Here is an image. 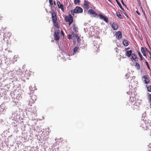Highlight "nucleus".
<instances>
[{
	"label": "nucleus",
	"instance_id": "1",
	"mask_svg": "<svg viewBox=\"0 0 151 151\" xmlns=\"http://www.w3.org/2000/svg\"><path fill=\"white\" fill-rule=\"evenodd\" d=\"M52 17L54 25L56 27L55 30L54 35L55 40H58L59 39V37L60 35V30L59 29V26L57 22V18L56 14L54 12L52 13Z\"/></svg>",
	"mask_w": 151,
	"mask_h": 151
},
{
	"label": "nucleus",
	"instance_id": "2",
	"mask_svg": "<svg viewBox=\"0 0 151 151\" xmlns=\"http://www.w3.org/2000/svg\"><path fill=\"white\" fill-rule=\"evenodd\" d=\"M88 13L92 15L94 17H98L101 20H103L106 22L108 23V19L107 17L105 16L104 15L101 14L98 15L93 10H88Z\"/></svg>",
	"mask_w": 151,
	"mask_h": 151
},
{
	"label": "nucleus",
	"instance_id": "3",
	"mask_svg": "<svg viewBox=\"0 0 151 151\" xmlns=\"http://www.w3.org/2000/svg\"><path fill=\"white\" fill-rule=\"evenodd\" d=\"M135 98L134 97H130L129 101L131 103L132 108L134 109H137L139 107L142 103L141 100L137 99V100H135Z\"/></svg>",
	"mask_w": 151,
	"mask_h": 151
},
{
	"label": "nucleus",
	"instance_id": "4",
	"mask_svg": "<svg viewBox=\"0 0 151 151\" xmlns=\"http://www.w3.org/2000/svg\"><path fill=\"white\" fill-rule=\"evenodd\" d=\"M78 47H75L73 50V52L72 51L70 54H68L66 53L65 52H63V57L65 58H68V57H67L68 56H70V55H74L76 53L78 52Z\"/></svg>",
	"mask_w": 151,
	"mask_h": 151
},
{
	"label": "nucleus",
	"instance_id": "5",
	"mask_svg": "<svg viewBox=\"0 0 151 151\" xmlns=\"http://www.w3.org/2000/svg\"><path fill=\"white\" fill-rule=\"evenodd\" d=\"M36 111L37 110L35 107L29 108L28 110V112L30 113L32 115L34 116L35 117L37 115Z\"/></svg>",
	"mask_w": 151,
	"mask_h": 151
},
{
	"label": "nucleus",
	"instance_id": "6",
	"mask_svg": "<svg viewBox=\"0 0 151 151\" xmlns=\"http://www.w3.org/2000/svg\"><path fill=\"white\" fill-rule=\"evenodd\" d=\"M65 20L66 22H69V24L70 25L73 22V18L71 14H69L68 17H65Z\"/></svg>",
	"mask_w": 151,
	"mask_h": 151
},
{
	"label": "nucleus",
	"instance_id": "7",
	"mask_svg": "<svg viewBox=\"0 0 151 151\" xmlns=\"http://www.w3.org/2000/svg\"><path fill=\"white\" fill-rule=\"evenodd\" d=\"M83 11V10H71L70 12L71 14L73 16H75L76 14L82 13Z\"/></svg>",
	"mask_w": 151,
	"mask_h": 151
},
{
	"label": "nucleus",
	"instance_id": "8",
	"mask_svg": "<svg viewBox=\"0 0 151 151\" xmlns=\"http://www.w3.org/2000/svg\"><path fill=\"white\" fill-rule=\"evenodd\" d=\"M142 80L143 81L144 83L145 84H147L149 83L150 82L148 78V76L146 75H145L142 77Z\"/></svg>",
	"mask_w": 151,
	"mask_h": 151
},
{
	"label": "nucleus",
	"instance_id": "9",
	"mask_svg": "<svg viewBox=\"0 0 151 151\" xmlns=\"http://www.w3.org/2000/svg\"><path fill=\"white\" fill-rule=\"evenodd\" d=\"M89 5L90 3L88 1L86 0H84L83 5V7L84 9H89Z\"/></svg>",
	"mask_w": 151,
	"mask_h": 151
},
{
	"label": "nucleus",
	"instance_id": "10",
	"mask_svg": "<svg viewBox=\"0 0 151 151\" xmlns=\"http://www.w3.org/2000/svg\"><path fill=\"white\" fill-rule=\"evenodd\" d=\"M115 35L117 39L120 40L122 37V33L120 31L116 32L115 33Z\"/></svg>",
	"mask_w": 151,
	"mask_h": 151
},
{
	"label": "nucleus",
	"instance_id": "11",
	"mask_svg": "<svg viewBox=\"0 0 151 151\" xmlns=\"http://www.w3.org/2000/svg\"><path fill=\"white\" fill-rule=\"evenodd\" d=\"M141 51L145 56H146V52L148 53V51H149L147 48H144L143 47L141 48Z\"/></svg>",
	"mask_w": 151,
	"mask_h": 151
},
{
	"label": "nucleus",
	"instance_id": "12",
	"mask_svg": "<svg viewBox=\"0 0 151 151\" xmlns=\"http://www.w3.org/2000/svg\"><path fill=\"white\" fill-rule=\"evenodd\" d=\"M37 99V97L35 95H33L31 96V98L29 100V102L32 103H33Z\"/></svg>",
	"mask_w": 151,
	"mask_h": 151
},
{
	"label": "nucleus",
	"instance_id": "13",
	"mask_svg": "<svg viewBox=\"0 0 151 151\" xmlns=\"http://www.w3.org/2000/svg\"><path fill=\"white\" fill-rule=\"evenodd\" d=\"M112 27L114 30H116L119 28V26L115 22H113L112 24Z\"/></svg>",
	"mask_w": 151,
	"mask_h": 151
},
{
	"label": "nucleus",
	"instance_id": "14",
	"mask_svg": "<svg viewBox=\"0 0 151 151\" xmlns=\"http://www.w3.org/2000/svg\"><path fill=\"white\" fill-rule=\"evenodd\" d=\"M72 36H73V37H74V39H76L77 42H78V43H79L81 41V39L78 37V35L77 34H74Z\"/></svg>",
	"mask_w": 151,
	"mask_h": 151
},
{
	"label": "nucleus",
	"instance_id": "15",
	"mask_svg": "<svg viewBox=\"0 0 151 151\" xmlns=\"http://www.w3.org/2000/svg\"><path fill=\"white\" fill-rule=\"evenodd\" d=\"M72 32H73V33H74L76 34V33H77L78 32L77 28L74 25H73V29L72 30Z\"/></svg>",
	"mask_w": 151,
	"mask_h": 151
},
{
	"label": "nucleus",
	"instance_id": "16",
	"mask_svg": "<svg viewBox=\"0 0 151 151\" xmlns=\"http://www.w3.org/2000/svg\"><path fill=\"white\" fill-rule=\"evenodd\" d=\"M57 5L59 8L61 9H63V5L62 4H61L60 1H57Z\"/></svg>",
	"mask_w": 151,
	"mask_h": 151
},
{
	"label": "nucleus",
	"instance_id": "17",
	"mask_svg": "<svg viewBox=\"0 0 151 151\" xmlns=\"http://www.w3.org/2000/svg\"><path fill=\"white\" fill-rule=\"evenodd\" d=\"M123 43L124 45L125 46H128L129 44L128 40L125 39L123 40Z\"/></svg>",
	"mask_w": 151,
	"mask_h": 151
},
{
	"label": "nucleus",
	"instance_id": "18",
	"mask_svg": "<svg viewBox=\"0 0 151 151\" xmlns=\"http://www.w3.org/2000/svg\"><path fill=\"white\" fill-rule=\"evenodd\" d=\"M132 51L131 50L127 51L126 52V55L128 56V57H129L131 55H132Z\"/></svg>",
	"mask_w": 151,
	"mask_h": 151
},
{
	"label": "nucleus",
	"instance_id": "19",
	"mask_svg": "<svg viewBox=\"0 0 151 151\" xmlns=\"http://www.w3.org/2000/svg\"><path fill=\"white\" fill-rule=\"evenodd\" d=\"M131 55L132 58L133 60H134L135 61H136L137 60V58L136 56L134 53H132Z\"/></svg>",
	"mask_w": 151,
	"mask_h": 151
},
{
	"label": "nucleus",
	"instance_id": "20",
	"mask_svg": "<svg viewBox=\"0 0 151 151\" xmlns=\"http://www.w3.org/2000/svg\"><path fill=\"white\" fill-rule=\"evenodd\" d=\"M74 34H75L74 33H73V32H72V33L71 35H68V38L69 39H70L73 38V39H74V37H73V36H72Z\"/></svg>",
	"mask_w": 151,
	"mask_h": 151
},
{
	"label": "nucleus",
	"instance_id": "21",
	"mask_svg": "<svg viewBox=\"0 0 151 151\" xmlns=\"http://www.w3.org/2000/svg\"><path fill=\"white\" fill-rule=\"evenodd\" d=\"M80 0H74V4L75 5H79L80 3Z\"/></svg>",
	"mask_w": 151,
	"mask_h": 151
},
{
	"label": "nucleus",
	"instance_id": "22",
	"mask_svg": "<svg viewBox=\"0 0 151 151\" xmlns=\"http://www.w3.org/2000/svg\"><path fill=\"white\" fill-rule=\"evenodd\" d=\"M116 12V16L118 17L120 19H122V15L119 13L118 12Z\"/></svg>",
	"mask_w": 151,
	"mask_h": 151
},
{
	"label": "nucleus",
	"instance_id": "23",
	"mask_svg": "<svg viewBox=\"0 0 151 151\" xmlns=\"http://www.w3.org/2000/svg\"><path fill=\"white\" fill-rule=\"evenodd\" d=\"M135 67L138 70L139 69L140 65L139 63H136L135 65Z\"/></svg>",
	"mask_w": 151,
	"mask_h": 151
},
{
	"label": "nucleus",
	"instance_id": "24",
	"mask_svg": "<svg viewBox=\"0 0 151 151\" xmlns=\"http://www.w3.org/2000/svg\"><path fill=\"white\" fill-rule=\"evenodd\" d=\"M147 89L148 91L151 92V86H147Z\"/></svg>",
	"mask_w": 151,
	"mask_h": 151
},
{
	"label": "nucleus",
	"instance_id": "25",
	"mask_svg": "<svg viewBox=\"0 0 151 151\" xmlns=\"http://www.w3.org/2000/svg\"><path fill=\"white\" fill-rule=\"evenodd\" d=\"M132 89L131 88H130L129 91L128 92H127V93L128 94L130 95L132 93Z\"/></svg>",
	"mask_w": 151,
	"mask_h": 151
},
{
	"label": "nucleus",
	"instance_id": "26",
	"mask_svg": "<svg viewBox=\"0 0 151 151\" xmlns=\"http://www.w3.org/2000/svg\"><path fill=\"white\" fill-rule=\"evenodd\" d=\"M49 1L50 5L51 6H52L53 5L52 0H49Z\"/></svg>",
	"mask_w": 151,
	"mask_h": 151
},
{
	"label": "nucleus",
	"instance_id": "27",
	"mask_svg": "<svg viewBox=\"0 0 151 151\" xmlns=\"http://www.w3.org/2000/svg\"><path fill=\"white\" fill-rule=\"evenodd\" d=\"M116 1L117 3V4H118V5H119V6L120 7V8L122 9H122V6H121V4L117 0H116Z\"/></svg>",
	"mask_w": 151,
	"mask_h": 151
},
{
	"label": "nucleus",
	"instance_id": "28",
	"mask_svg": "<svg viewBox=\"0 0 151 151\" xmlns=\"http://www.w3.org/2000/svg\"><path fill=\"white\" fill-rule=\"evenodd\" d=\"M148 53H149V56L150 57V58L151 60V53L149 51H148Z\"/></svg>",
	"mask_w": 151,
	"mask_h": 151
},
{
	"label": "nucleus",
	"instance_id": "29",
	"mask_svg": "<svg viewBox=\"0 0 151 151\" xmlns=\"http://www.w3.org/2000/svg\"><path fill=\"white\" fill-rule=\"evenodd\" d=\"M54 149L55 150L54 151H59V149L57 147H55Z\"/></svg>",
	"mask_w": 151,
	"mask_h": 151
},
{
	"label": "nucleus",
	"instance_id": "30",
	"mask_svg": "<svg viewBox=\"0 0 151 151\" xmlns=\"http://www.w3.org/2000/svg\"><path fill=\"white\" fill-rule=\"evenodd\" d=\"M74 9H83L81 8L78 7V6H77L76 7V8H75Z\"/></svg>",
	"mask_w": 151,
	"mask_h": 151
},
{
	"label": "nucleus",
	"instance_id": "31",
	"mask_svg": "<svg viewBox=\"0 0 151 151\" xmlns=\"http://www.w3.org/2000/svg\"><path fill=\"white\" fill-rule=\"evenodd\" d=\"M145 63H146V65L147 66L148 68L149 69H150V68L149 66V64H148V62L147 61H146V62H145Z\"/></svg>",
	"mask_w": 151,
	"mask_h": 151
},
{
	"label": "nucleus",
	"instance_id": "32",
	"mask_svg": "<svg viewBox=\"0 0 151 151\" xmlns=\"http://www.w3.org/2000/svg\"><path fill=\"white\" fill-rule=\"evenodd\" d=\"M148 98L149 99L150 101H151V94H149L148 95Z\"/></svg>",
	"mask_w": 151,
	"mask_h": 151
},
{
	"label": "nucleus",
	"instance_id": "33",
	"mask_svg": "<svg viewBox=\"0 0 151 151\" xmlns=\"http://www.w3.org/2000/svg\"><path fill=\"white\" fill-rule=\"evenodd\" d=\"M29 89L31 90V91H33L34 90V88H32V87L31 86H30L29 87Z\"/></svg>",
	"mask_w": 151,
	"mask_h": 151
},
{
	"label": "nucleus",
	"instance_id": "34",
	"mask_svg": "<svg viewBox=\"0 0 151 151\" xmlns=\"http://www.w3.org/2000/svg\"><path fill=\"white\" fill-rule=\"evenodd\" d=\"M139 7L140 8V9H142V10L143 9V8L142 7V6L141 5V4H139Z\"/></svg>",
	"mask_w": 151,
	"mask_h": 151
},
{
	"label": "nucleus",
	"instance_id": "35",
	"mask_svg": "<svg viewBox=\"0 0 151 151\" xmlns=\"http://www.w3.org/2000/svg\"><path fill=\"white\" fill-rule=\"evenodd\" d=\"M138 54H139L140 57H141L142 56V55H141V54H140V53L139 52H138Z\"/></svg>",
	"mask_w": 151,
	"mask_h": 151
},
{
	"label": "nucleus",
	"instance_id": "36",
	"mask_svg": "<svg viewBox=\"0 0 151 151\" xmlns=\"http://www.w3.org/2000/svg\"><path fill=\"white\" fill-rule=\"evenodd\" d=\"M136 13L137 14H138L139 15H140V14L138 12V11H136Z\"/></svg>",
	"mask_w": 151,
	"mask_h": 151
},
{
	"label": "nucleus",
	"instance_id": "37",
	"mask_svg": "<svg viewBox=\"0 0 151 151\" xmlns=\"http://www.w3.org/2000/svg\"><path fill=\"white\" fill-rule=\"evenodd\" d=\"M129 73H127V74L126 75V76H129Z\"/></svg>",
	"mask_w": 151,
	"mask_h": 151
},
{
	"label": "nucleus",
	"instance_id": "38",
	"mask_svg": "<svg viewBox=\"0 0 151 151\" xmlns=\"http://www.w3.org/2000/svg\"><path fill=\"white\" fill-rule=\"evenodd\" d=\"M130 84H129V87H130ZM131 87H132V88H133V86H132L131 84Z\"/></svg>",
	"mask_w": 151,
	"mask_h": 151
},
{
	"label": "nucleus",
	"instance_id": "39",
	"mask_svg": "<svg viewBox=\"0 0 151 151\" xmlns=\"http://www.w3.org/2000/svg\"><path fill=\"white\" fill-rule=\"evenodd\" d=\"M140 58H141V60H143V57H142V56L141 57H140Z\"/></svg>",
	"mask_w": 151,
	"mask_h": 151
},
{
	"label": "nucleus",
	"instance_id": "40",
	"mask_svg": "<svg viewBox=\"0 0 151 151\" xmlns=\"http://www.w3.org/2000/svg\"><path fill=\"white\" fill-rule=\"evenodd\" d=\"M122 3L123 4H124V2H123V1H122Z\"/></svg>",
	"mask_w": 151,
	"mask_h": 151
},
{
	"label": "nucleus",
	"instance_id": "41",
	"mask_svg": "<svg viewBox=\"0 0 151 151\" xmlns=\"http://www.w3.org/2000/svg\"><path fill=\"white\" fill-rule=\"evenodd\" d=\"M54 4H55L54 1Z\"/></svg>",
	"mask_w": 151,
	"mask_h": 151
},
{
	"label": "nucleus",
	"instance_id": "42",
	"mask_svg": "<svg viewBox=\"0 0 151 151\" xmlns=\"http://www.w3.org/2000/svg\"><path fill=\"white\" fill-rule=\"evenodd\" d=\"M142 10V12H143V10Z\"/></svg>",
	"mask_w": 151,
	"mask_h": 151
},
{
	"label": "nucleus",
	"instance_id": "43",
	"mask_svg": "<svg viewBox=\"0 0 151 151\" xmlns=\"http://www.w3.org/2000/svg\"><path fill=\"white\" fill-rule=\"evenodd\" d=\"M28 112H29V113H28V114L30 113H29L28 111Z\"/></svg>",
	"mask_w": 151,
	"mask_h": 151
}]
</instances>
